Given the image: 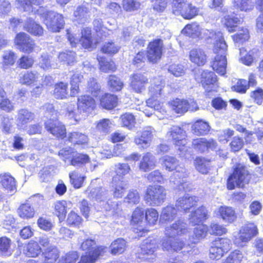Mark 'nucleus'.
<instances>
[{
  "label": "nucleus",
  "instance_id": "nucleus-25",
  "mask_svg": "<svg viewBox=\"0 0 263 263\" xmlns=\"http://www.w3.org/2000/svg\"><path fill=\"white\" fill-rule=\"evenodd\" d=\"M217 215L224 222L228 223H232L237 219V214L233 208L231 206H220L218 209Z\"/></svg>",
  "mask_w": 263,
  "mask_h": 263
},
{
  "label": "nucleus",
  "instance_id": "nucleus-12",
  "mask_svg": "<svg viewBox=\"0 0 263 263\" xmlns=\"http://www.w3.org/2000/svg\"><path fill=\"white\" fill-rule=\"evenodd\" d=\"M67 39L72 46H75L79 42H80L82 46L85 49L93 48L96 45V43H93L91 37V30L88 28H84L82 30L81 39H79V36H74L69 32V30H67Z\"/></svg>",
  "mask_w": 263,
  "mask_h": 263
},
{
  "label": "nucleus",
  "instance_id": "nucleus-35",
  "mask_svg": "<svg viewBox=\"0 0 263 263\" xmlns=\"http://www.w3.org/2000/svg\"><path fill=\"white\" fill-rule=\"evenodd\" d=\"M234 243L239 247H243L245 244L248 242L251 238H250V234L246 233V231L242 226L239 232L234 235Z\"/></svg>",
  "mask_w": 263,
  "mask_h": 263
},
{
  "label": "nucleus",
  "instance_id": "nucleus-14",
  "mask_svg": "<svg viewBox=\"0 0 263 263\" xmlns=\"http://www.w3.org/2000/svg\"><path fill=\"white\" fill-rule=\"evenodd\" d=\"M43 2V0H16L15 5L17 8L24 11L43 15L46 9L40 6Z\"/></svg>",
  "mask_w": 263,
  "mask_h": 263
},
{
  "label": "nucleus",
  "instance_id": "nucleus-30",
  "mask_svg": "<svg viewBox=\"0 0 263 263\" xmlns=\"http://www.w3.org/2000/svg\"><path fill=\"white\" fill-rule=\"evenodd\" d=\"M72 203L70 201L62 200L57 201L55 202L54 209L60 221H63L65 219L67 209H70Z\"/></svg>",
  "mask_w": 263,
  "mask_h": 263
},
{
  "label": "nucleus",
  "instance_id": "nucleus-56",
  "mask_svg": "<svg viewBox=\"0 0 263 263\" xmlns=\"http://www.w3.org/2000/svg\"><path fill=\"white\" fill-rule=\"evenodd\" d=\"M158 217L159 213L156 209L150 208L145 210V220L149 226L155 225L158 221Z\"/></svg>",
  "mask_w": 263,
  "mask_h": 263
},
{
  "label": "nucleus",
  "instance_id": "nucleus-31",
  "mask_svg": "<svg viewBox=\"0 0 263 263\" xmlns=\"http://www.w3.org/2000/svg\"><path fill=\"white\" fill-rule=\"evenodd\" d=\"M118 98L116 95L106 93L100 99V104L102 107L106 109H112L117 106Z\"/></svg>",
  "mask_w": 263,
  "mask_h": 263
},
{
  "label": "nucleus",
  "instance_id": "nucleus-34",
  "mask_svg": "<svg viewBox=\"0 0 263 263\" xmlns=\"http://www.w3.org/2000/svg\"><path fill=\"white\" fill-rule=\"evenodd\" d=\"M234 243L239 247H243L245 244L248 242L251 238H250V234L246 233V231L242 226L239 232L234 235Z\"/></svg>",
  "mask_w": 263,
  "mask_h": 263
},
{
  "label": "nucleus",
  "instance_id": "nucleus-3",
  "mask_svg": "<svg viewBox=\"0 0 263 263\" xmlns=\"http://www.w3.org/2000/svg\"><path fill=\"white\" fill-rule=\"evenodd\" d=\"M160 161L162 166L169 172L174 171L170 178V182L173 187L179 191H188L191 187L184 179L189 176V171L183 165L179 164V161L175 157L165 155Z\"/></svg>",
  "mask_w": 263,
  "mask_h": 263
},
{
  "label": "nucleus",
  "instance_id": "nucleus-22",
  "mask_svg": "<svg viewBox=\"0 0 263 263\" xmlns=\"http://www.w3.org/2000/svg\"><path fill=\"white\" fill-rule=\"evenodd\" d=\"M198 201V197L186 194L177 200L175 206L178 210L186 212L192 207L195 206Z\"/></svg>",
  "mask_w": 263,
  "mask_h": 263
},
{
  "label": "nucleus",
  "instance_id": "nucleus-59",
  "mask_svg": "<svg viewBox=\"0 0 263 263\" xmlns=\"http://www.w3.org/2000/svg\"><path fill=\"white\" fill-rule=\"evenodd\" d=\"M123 126L129 129H132L135 126L136 121L134 115L130 113H125L121 116L120 118Z\"/></svg>",
  "mask_w": 263,
  "mask_h": 263
},
{
  "label": "nucleus",
  "instance_id": "nucleus-28",
  "mask_svg": "<svg viewBox=\"0 0 263 263\" xmlns=\"http://www.w3.org/2000/svg\"><path fill=\"white\" fill-rule=\"evenodd\" d=\"M112 191L116 198H121L127 188V183L118 178L117 176L112 178Z\"/></svg>",
  "mask_w": 263,
  "mask_h": 263
},
{
  "label": "nucleus",
  "instance_id": "nucleus-42",
  "mask_svg": "<svg viewBox=\"0 0 263 263\" xmlns=\"http://www.w3.org/2000/svg\"><path fill=\"white\" fill-rule=\"evenodd\" d=\"M34 119V115L31 112L25 109H20L17 114V122L18 126H22Z\"/></svg>",
  "mask_w": 263,
  "mask_h": 263
},
{
  "label": "nucleus",
  "instance_id": "nucleus-18",
  "mask_svg": "<svg viewBox=\"0 0 263 263\" xmlns=\"http://www.w3.org/2000/svg\"><path fill=\"white\" fill-rule=\"evenodd\" d=\"M45 129L53 136L63 139L66 136V128L61 122L55 119H49L45 122Z\"/></svg>",
  "mask_w": 263,
  "mask_h": 263
},
{
  "label": "nucleus",
  "instance_id": "nucleus-60",
  "mask_svg": "<svg viewBox=\"0 0 263 263\" xmlns=\"http://www.w3.org/2000/svg\"><path fill=\"white\" fill-rule=\"evenodd\" d=\"M75 151L71 147H66L61 149L59 152V156L60 159L65 163L71 164V160L72 159Z\"/></svg>",
  "mask_w": 263,
  "mask_h": 263
},
{
  "label": "nucleus",
  "instance_id": "nucleus-6",
  "mask_svg": "<svg viewBox=\"0 0 263 263\" xmlns=\"http://www.w3.org/2000/svg\"><path fill=\"white\" fill-rule=\"evenodd\" d=\"M107 192L104 189H99L98 190L95 198L99 203L101 209L105 211L110 212L113 216H121L122 215V209L120 207V202H112L111 200H107Z\"/></svg>",
  "mask_w": 263,
  "mask_h": 263
},
{
  "label": "nucleus",
  "instance_id": "nucleus-13",
  "mask_svg": "<svg viewBox=\"0 0 263 263\" xmlns=\"http://www.w3.org/2000/svg\"><path fill=\"white\" fill-rule=\"evenodd\" d=\"M171 108L177 114H184L187 110L197 111L199 107L197 103L193 99L188 100L176 99L170 102Z\"/></svg>",
  "mask_w": 263,
  "mask_h": 263
},
{
  "label": "nucleus",
  "instance_id": "nucleus-9",
  "mask_svg": "<svg viewBox=\"0 0 263 263\" xmlns=\"http://www.w3.org/2000/svg\"><path fill=\"white\" fill-rule=\"evenodd\" d=\"M231 248L230 239L227 238L216 239L211 243L209 250V257L211 259L218 260L230 251Z\"/></svg>",
  "mask_w": 263,
  "mask_h": 263
},
{
  "label": "nucleus",
  "instance_id": "nucleus-46",
  "mask_svg": "<svg viewBox=\"0 0 263 263\" xmlns=\"http://www.w3.org/2000/svg\"><path fill=\"white\" fill-rule=\"evenodd\" d=\"M144 218V212L143 208H137L133 213L131 222L133 224H139L140 227L139 230H143V223Z\"/></svg>",
  "mask_w": 263,
  "mask_h": 263
},
{
  "label": "nucleus",
  "instance_id": "nucleus-19",
  "mask_svg": "<svg viewBox=\"0 0 263 263\" xmlns=\"http://www.w3.org/2000/svg\"><path fill=\"white\" fill-rule=\"evenodd\" d=\"M163 47L161 39H156L149 43L147 50V59L152 63H156L160 59Z\"/></svg>",
  "mask_w": 263,
  "mask_h": 263
},
{
  "label": "nucleus",
  "instance_id": "nucleus-62",
  "mask_svg": "<svg viewBox=\"0 0 263 263\" xmlns=\"http://www.w3.org/2000/svg\"><path fill=\"white\" fill-rule=\"evenodd\" d=\"M243 255L238 250H235L230 253L228 257L223 260V263H241Z\"/></svg>",
  "mask_w": 263,
  "mask_h": 263
},
{
  "label": "nucleus",
  "instance_id": "nucleus-11",
  "mask_svg": "<svg viewBox=\"0 0 263 263\" xmlns=\"http://www.w3.org/2000/svg\"><path fill=\"white\" fill-rule=\"evenodd\" d=\"M15 45L20 51L30 53L33 51L38 52L40 49L37 47L34 41L24 32H21L16 34L14 40Z\"/></svg>",
  "mask_w": 263,
  "mask_h": 263
},
{
  "label": "nucleus",
  "instance_id": "nucleus-16",
  "mask_svg": "<svg viewBox=\"0 0 263 263\" xmlns=\"http://www.w3.org/2000/svg\"><path fill=\"white\" fill-rule=\"evenodd\" d=\"M158 248L157 240L154 238H148L145 239L141 245V252L139 254L140 258L146 259H154L156 255L155 252Z\"/></svg>",
  "mask_w": 263,
  "mask_h": 263
},
{
  "label": "nucleus",
  "instance_id": "nucleus-58",
  "mask_svg": "<svg viewBox=\"0 0 263 263\" xmlns=\"http://www.w3.org/2000/svg\"><path fill=\"white\" fill-rule=\"evenodd\" d=\"M70 181L75 188L79 189L82 186L84 180V176L77 171H72L69 174Z\"/></svg>",
  "mask_w": 263,
  "mask_h": 263
},
{
  "label": "nucleus",
  "instance_id": "nucleus-48",
  "mask_svg": "<svg viewBox=\"0 0 263 263\" xmlns=\"http://www.w3.org/2000/svg\"><path fill=\"white\" fill-rule=\"evenodd\" d=\"M67 83L60 82L54 86L53 92L54 96L58 99H64L66 98L67 95Z\"/></svg>",
  "mask_w": 263,
  "mask_h": 263
},
{
  "label": "nucleus",
  "instance_id": "nucleus-40",
  "mask_svg": "<svg viewBox=\"0 0 263 263\" xmlns=\"http://www.w3.org/2000/svg\"><path fill=\"white\" fill-rule=\"evenodd\" d=\"M25 27L28 32L34 35L41 36L43 33V28L32 18L27 19Z\"/></svg>",
  "mask_w": 263,
  "mask_h": 263
},
{
  "label": "nucleus",
  "instance_id": "nucleus-54",
  "mask_svg": "<svg viewBox=\"0 0 263 263\" xmlns=\"http://www.w3.org/2000/svg\"><path fill=\"white\" fill-rule=\"evenodd\" d=\"M195 166L196 170L202 174H207L210 170V161L205 158L198 157L195 160Z\"/></svg>",
  "mask_w": 263,
  "mask_h": 263
},
{
  "label": "nucleus",
  "instance_id": "nucleus-53",
  "mask_svg": "<svg viewBox=\"0 0 263 263\" xmlns=\"http://www.w3.org/2000/svg\"><path fill=\"white\" fill-rule=\"evenodd\" d=\"M11 240L6 237L0 238V254L5 256H9L12 254L10 248Z\"/></svg>",
  "mask_w": 263,
  "mask_h": 263
},
{
  "label": "nucleus",
  "instance_id": "nucleus-1",
  "mask_svg": "<svg viewBox=\"0 0 263 263\" xmlns=\"http://www.w3.org/2000/svg\"><path fill=\"white\" fill-rule=\"evenodd\" d=\"M189 230L187 224L182 219H178L165 226L163 237L161 240V247L163 251L169 253L181 252L183 255L191 251L190 245L180 238H173L176 236H182L187 234Z\"/></svg>",
  "mask_w": 263,
  "mask_h": 263
},
{
  "label": "nucleus",
  "instance_id": "nucleus-8",
  "mask_svg": "<svg viewBox=\"0 0 263 263\" xmlns=\"http://www.w3.org/2000/svg\"><path fill=\"white\" fill-rule=\"evenodd\" d=\"M166 191L164 187L159 185H149L145 196L146 202L151 206H160L165 201Z\"/></svg>",
  "mask_w": 263,
  "mask_h": 263
},
{
  "label": "nucleus",
  "instance_id": "nucleus-44",
  "mask_svg": "<svg viewBox=\"0 0 263 263\" xmlns=\"http://www.w3.org/2000/svg\"><path fill=\"white\" fill-rule=\"evenodd\" d=\"M0 186H2L6 190L10 192L16 190L14 178L8 174H5L2 176Z\"/></svg>",
  "mask_w": 263,
  "mask_h": 263
},
{
  "label": "nucleus",
  "instance_id": "nucleus-37",
  "mask_svg": "<svg viewBox=\"0 0 263 263\" xmlns=\"http://www.w3.org/2000/svg\"><path fill=\"white\" fill-rule=\"evenodd\" d=\"M106 249L105 247H101L93 251L92 254L86 253L85 255H82L78 263H94L98 257L105 252Z\"/></svg>",
  "mask_w": 263,
  "mask_h": 263
},
{
  "label": "nucleus",
  "instance_id": "nucleus-21",
  "mask_svg": "<svg viewBox=\"0 0 263 263\" xmlns=\"http://www.w3.org/2000/svg\"><path fill=\"white\" fill-rule=\"evenodd\" d=\"M193 147L201 153L209 150H214L217 147V143L213 139H207L203 138L194 139L192 142Z\"/></svg>",
  "mask_w": 263,
  "mask_h": 263
},
{
  "label": "nucleus",
  "instance_id": "nucleus-51",
  "mask_svg": "<svg viewBox=\"0 0 263 263\" xmlns=\"http://www.w3.org/2000/svg\"><path fill=\"white\" fill-rule=\"evenodd\" d=\"M17 212L22 218H30L34 215V210L29 203L22 204L18 209Z\"/></svg>",
  "mask_w": 263,
  "mask_h": 263
},
{
  "label": "nucleus",
  "instance_id": "nucleus-63",
  "mask_svg": "<svg viewBox=\"0 0 263 263\" xmlns=\"http://www.w3.org/2000/svg\"><path fill=\"white\" fill-rule=\"evenodd\" d=\"M89 158L88 155L83 154L77 153L75 152L72 160L71 165L74 166H80L89 161Z\"/></svg>",
  "mask_w": 263,
  "mask_h": 263
},
{
  "label": "nucleus",
  "instance_id": "nucleus-4",
  "mask_svg": "<svg viewBox=\"0 0 263 263\" xmlns=\"http://www.w3.org/2000/svg\"><path fill=\"white\" fill-rule=\"evenodd\" d=\"M186 132L178 126H172L169 128L166 134L168 140L178 147V155L181 157H184L188 150L186 146Z\"/></svg>",
  "mask_w": 263,
  "mask_h": 263
},
{
  "label": "nucleus",
  "instance_id": "nucleus-15",
  "mask_svg": "<svg viewBox=\"0 0 263 263\" xmlns=\"http://www.w3.org/2000/svg\"><path fill=\"white\" fill-rule=\"evenodd\" d=\"M156 135V130L151 127H145L134 139V142L139 147L147 148L150 146Z\"/></svg>",
  "mask_w": 263,
  "mask_h": 263
},
{
  "label": "nucleus",
  "instance_id": "nucleus-61",
  "mask_svg": "<svg viewBox=\"0 0 263 263\" xmlns=\"http://www.w3.org/2000/svg\"><path fill=\"white\" fill-rule=\"evenodd\" d=\"M112 122L108 119H103L98 121L97 125V129L103 134H106L110 130Z\"/></svg>",
  "mask_w": 263,
  "mask_h": 263
},
{
  "label": "nucleus",
  "instance_id": "nucleus-55",
  "mask_svg": "<svg viewBox=\"0 0 263 263\" xmlns=\"http://www.w3.org/2000/svg\"><path fill=\"white\" fill-rule=\"evenodd\" d=\"M108 85L112 91H118L123 87V82L116 76H110L108 78Z\"/></svg>",
  "mask_w": 263,
  "mask_h": 263
},
{
  "label": "nucleus",
  "instance_id": "nucleus-45",
  "mask_svg": "<svg viewBox=\"0 0 263 263\" xmlns=\"http://www.w3.org/2000/svg\"><path fill=\"white\" fill-rule=\"evenodd\" d=\"M233 7L241 11H249L253 9L254 3L252 0H234Z\"/></svg>",
  "mask_w": 263,
  "mask_h": 263
},
{
  "label": "nucleus",
  "instance_id": "nucleus-41",
  "mask_svg": "<svg viewBox=\"0 0 263 263\" xmlns=\"http://www.w3.org/2000/svg\"><path fill=\"white\" fill-rule=\"evenodd\" d=\"M202 30L199 25L195 23L186 25L182 30V33L186 35L196 37L199 36L201 34Z\"/></svg>",
  "mask_w": 263,
  "mask_h": 263
},
{
  "label": "nucleus",
  "instance_id": "nucleus-7",
  "mask_svg": "<svg viewBox=\"0 0 263 263\" xmlns=\"http://www.w3.org/2000/svg\"><path fill=\"white\" fill-rule=\"evenodd\" d=\"M250 177L245 167L238 164L233 173L229 177L227 181V187L229 190H233L235 186L243 187L248 183Z\"/></svg>",
  "mask_w": 263,
  "mask_h": 263
},
{
  "label": "nucleus",
  "instance_id": "nucleus-50",
  "mask_svg": "<svg viewBox=\"0 0 263 263\" xmlns=\"http://www.w3.org/2000/svg\"><path fill=\"white\" fill-rule=\"evenodd\" d=\"M25 253L28 257H35L41 252V248L35 241H30L26 246Z\"/></svg>",
  "mask_w": 263,
  "mask_h": 263
},
{
  "label": "nucleus",
  "instance_id": "nucleus-36",
  "mask_svg": "<svg viewBox=\"0 0 263 263\" xmlns=\"http://www.w3.org/2000/svg\"><path fill=\"white\" fill-rule=\"evenodd\" d=\"M209 123L202 120H197L192 126L193 133L197 136L206 135L210 131Z\"/></svg>",
  "mask_w": 263,
  "mask_h": 263
},
{
  "label": "nucleus",
  "instance_id": "nucleus-47",
  "mask_svg": "<svg viewBox=\"0 0 263 263\" xmlns=\"http://www.w3.org/2000/svg\"><path fill=\"white\" fill-rule=\"evenodd\" d=\"M39 78V74L36 71H27L20 77V82L25 85H31L36 82Z\"/></svg>",
  "mask_w": 263,
  "mask_h": 263
},
{
  "label": "nucleus",
  "instance_id": "nucleus-32",
  "mask_svg": "<svg viewBox=\"0 0 263 263\" xmlns=\"http://www.w3.org/2000/svg\"><path fill=\"white\" fill-rule=\"evenodd\" d=\"M156 165L155 157L151 153L144 154L139 164V169L144 172L153 168Z\"/></svg>",
  "mask_w": 263,
  "mask_h": 263
},
{
  "label": "nucleus",
  "instance_id": "nucleus-10",
  "mask_svg": "<svg viewBox=\"0 0 263 263\" xmlns=\"http://www.w3.org/2000/svg\"><path fill=\"white\" fill-rule=\"evenodd\" d=\"M40 15L44 18V22L49 31L57 32L63 28L65 22L62 14L46 9L45 13Z\"/></svg>",
  "mask_w": 263,
  "mask_h": 263
},
{
  "label": "nucleus",
  "instance_id": "nucleus-43",
  "mask_svg": "<svg viewBox=\"0 0 263 263\" xmlns=\"http://www.w3.org/2000/svg\"><path fill=\"white\" fill-rule=\"evenodd\" d=\"M110 252L113 255L123 253L126 249V241L121 238L114 240L111 244Z\"/></svg>",
  "mask_w": 263,
  "mask_h": 263
},
{
  "label": "nucleus",
  "instance_id": "nucleus-39",
  "mask_svg": "<svg viewBox=\"0 0 263 263\" xmlns=\"http://www.w3.org/2000/svg\"><path fill=\"white\" fill-rule=\"evenodd\" d=\"M81 114L78 111V108L76 109L74 105L70 104L67 107L65 117L71 124H74L81 119Z\"/></svg>",
  "mask_w": 263,
  "mask_h": 263
},
{
  "label": "nucleus",
  "instance_id": "nucleus-23",
  "mask_svg": "<svg viewBox=\"0 0 263 263\" xmlns=\"http://www.w3.org/2000/svg\"><path fill=\"white\" fill-rule=\"evenodd\" d=\"M178 211L176 206L173 204L163 207L160 213V221L164 224L173 221L177 217Z\"/></svg>",
  "mask_w": 263,
  "mask_h": 263
},
{
  "label": "nucleus",
  "instance_id": "nucleus-29",
  "mask_svg": "<svg viewBox=\"0 0 263 263\" xmlns=\"http://www.w3.org/2000/svg\"><path fill=\"white\" fill-rule=\"evenodd\" d=\"M189 58L191 61L198 66H202L206 62V55L200 48L193 49L190 51Z\"/></svg>",
  "mask_w": 263,
  "mask_h": 263
},
{
  "label": "nucleus",
  "instance_id": "nucleus-24",
  "mask_svg": "<svg viewBox=\"0 0 263 263\" xmlns=\"http://www.w3.org/2000/svg\"><path fill=\"white\" fill-rule=\"evenodd\" d=\"M95 107L93 99L87 95L81 96L78 98V111L81 112H89Z\"/></svg>",
  "mask_w": 263,
  "mask_h": 263
},
{
  "label": "nucleus",
  "instance_id": "nucleus-52",
  "mask_svg": "<svg viewBox=\"0 0 263 263\" xmlns=\"http://www.w3.org/2000/svg\"><path fill=\"white\" fill-rule=\"evenodd\" d=\"M225 26L230 32L236 31L237 24L240 22V20L234 16L227 15L226 16L223 21Z\"/></svg>",
  "mask_w": 263,
  "mask_h": 263
},
{
  "label": "nucleus",
  "instance_id": "nucleus-38",
  "mask_svg": "<svg viewBox=\"0 0 263 263\" xmlns=\"http://www.w3.org/2000/svg\"><path fill=\"white\" fill-rule=\"evenodd\" d=\"M189 4L186 0H174L173 2V12L175 14H180L181 16H190V14L185 11L189 7Z\"/></svg>",
  "mask_w": 263,
  "mask_h": 263
},
{
  "label": "nucleus",
  "instance_id": "nucleus-2",
  "mask_svg": "<svg viewBox=\"0 0 263 263\" xmlns=\"http://www.w3.org/2000/svg\"><path fill=\"white\" fill-rule=\"evenodd\" d=\"M202 31L203 37L215 41L213 51L216 55L212 62L211 66L213 69L217 73L223 76L226 73L227 66V45L223 39L222 33L220 31L214 32L208 29L202 30Z\"/></svg>",
  "mask_w": 263,
  "mask_h": 263
},
{
  "label": "nucleus",
  "instance_id": "nucleus-64",
  "mask_svg": "<svg viewBox=\"0 0 263 263\" xmlns=\"http://www.w3.org/2000/svg\"><path fill=\"white\" fill-rule=\"evenodd\" d=\"M249 38V31L247 28H241L233 36V41L236 44H242Z\"/></svg>",
  "mask_w": 263,
  "mask_h": 263
},
{
  "label": "nucleus",
  "instance_id": "nucleus-57",
  "mask_svg": "<svg viewBox=\"0 0 263 263\" xmlns=\"http://www.w3.org/2000/svg\"><path fill=\"white\" fill-rule=\"evenodd\" d=\"M100 64V70L104 72L114 71L116 69L115 63L111 61H106L105 58L99 57L97 58Z\"/></svg>",
  "mask_w": 263,
  "mask_h": 263
},
{
  "label": "nucleus",
  "instance_id": "nucleus-26",
  "mask_svg": "<svg viewBox=\"0 0 263 263\" xmlns=\"http://www.w3.org/2000/svg\"><path fill=\"white\" fill-rule=\"evenodd\" d=\"M89 10L85 5L77 6L74 10L73 20L78 24H84L89 18Z\"/></svg>",
  "mask_w": 263,
  "mask_h": 263
},
{
  "label": "nucleus",
  "instance_id": "nucleus-5",
  "mask_svg": "<svg viewBox=\"0 0 263 263\" xmlns=\"http://www.w3.org/2000/svg\"><path fill=\"white\" fill-rule=\"evenodd\" d=\"M165 86L164 81L160 79H156L152 83L148 88V95L149 98L146 101V104L149 106L154 107L156 110H161L160 111L163 115L166 114V110L163 104H161L157 98H159L163 91Z\"/></svg>",
  "mask_w": 263,
  "mask_h": 263
},
{
  "label": "nucleus",
  "instance_id": "nucleus-17",
  "mask_svg": "<svg viewBox=\"0 0 263 263\" xmlns=\"http://www.w3.org/2000/svg\"><path fill=\"white\" fill-rule=\"evenodd\" d=\"M201 83L207 92L217 91L218 85L217 76L213 71H203L201 74Z\"/></svg>",
  "mask_w": 263,
  "mask_h": 263
},
{
  "label": "nucleus",
  "instance_id": "nucleus-27",
  "mask_svg": "<svg viewBox=\"0 0 263 263\" xmlns=\"http://www.w3.org/2000/svg\"><path fill=\"white\" fill-rule=\"evenodd\" d=\"M208 218V212L206 208L201 206L192 212L189 218V221L193 225H196L202 222Z\"/></svg>",
  "mask_w": 263,
  "mask_h": 263
},
{
  "label": "nucleus",
  "instance_id": "nucleus-20",
  "mask_svg": "<svg viewBox=\"0 0 263 263\" xmlns=\"http://www.w3.org/2000/svg\"><path fill=\"white\" fill-rule=\"evenodd\" d=\"M130 87L133 91L141 93L145 89V86L148 83V78L141 73H134L130 77Z\"/></svg>",
  "mask_w": 263,
  "mask_h": 263
},
{
  "label": "nucleus",
  "instance_id": "nucleus-49",
  "mask_svg": "<svg viewBox=\"0 0 263 263\" xmlns=\"http://www.w3.org/2000/svg\"><path fill=\"white\" fill-rule=\"evenodd\" d=\"M68 139L70 142L78 144H85L88 141V137L86 135L77 132L69 133Z\"/></svg>",
  "mask_w": 263,
  "mask_h": 263
},
{
  "label": "nucleus",
  "instance_id": "nucleus-33",
  "mask_svg": "<svg viewBox=\"0 0 263 263\" xmlns=\"http://www.w3.org/2000/svg\"><path fill=\"white\" fill-rule=\"evenodd\" d=\"M208 231V227L206 225L201 224L198 225L194 230V235L190 238V241L192 243H197L200 240L205 237Z\"/></svg>",
  "mask_w": 263,
  "mask_h": 263
}]
</instances>
